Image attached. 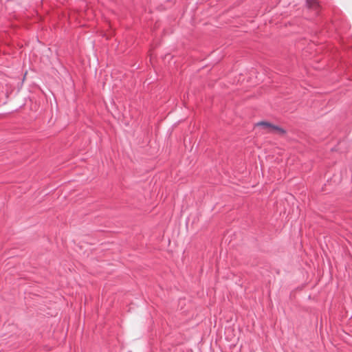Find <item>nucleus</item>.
Here are the masks:
<instances>
[{"mask_svg":"<svg viewBox=\"0 0 352 352\" xmlns=\"http://www.w3.org/2000/svg\"><path fill=\"white\" fill-rule=\"evenodd\" d=\"M306 5L310 8H317L319 7L316 0H306Z\"/></svg>","mask_w":352,"mask_h":352,"instance_id":"obj_2","label":"nucleus"},{"mask_svg":"<svg viewBox=\"0 0 352 352\" xmlns=\"http://www.w3.org/2000/svg\"><path fill=\"white\" fill-rule=\"evenodd\" d=\"M256 126H261L264 128H269L271 130H275L278 131L280 135L286 134V131L277 125H274L267 121H261L256 124Z\"/></svg>","mask_w":352,"mask_h":352,"instance_id":"obj_1","label":"nucleus"}]
</instances>
